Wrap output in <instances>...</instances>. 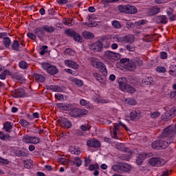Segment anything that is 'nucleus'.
<instances>
[{"instance_id":"1","label":"nucleus","mask_w":176,"mask_h":176,"mask_svg":"<svg viewBox=\"0 0 176 176\" xmlns=\"http://www.w3.org/2000/svg\"><path fill=\"white\" fill-rule=\"evenodd\" d=\"M176 134L175 127L169 126L165 128L162 133V140H166V138L168 139L169 144L174 142V135Z\"/></svg>"},{"instance_id":"2","label":"nucleus","mask_w":176,"mask_h":176,"mask_svg":"<svg viewBox=\"0 0 176 176\" xmlns=\"http://www.w3.org/2000/svg\"><path fill=\"white\" fill-rule=\"evenodd\" d=\"M89 113V111L87 109L76 108L75 104L73 106V109L70 111L69 115L71 118H82V116H85V115H87Z\"/></svg>"},{"instance_id":"3","label":"nucleus","mask_w":176,"mask_h":176,"mask_svg":"<svg viewBox=\"0 0 176 176\" xmlns=\"http://www.w3.org/2000/svg\"><path fill=\"white\" fill-rule=\"evenodd\" d=\"M166 160L161 157H152L148 160V164L153 167H162L166 164Z\"/></svg>"},{"instance_id":"4","label":"nucleus","mask_w":176,"mask_h":176,"mask_svg":"<svg viewBox=\"0 0 176 176\" xmlns=\"http://www.w3.org/2000/svg\"><path fill=\"white\" fill-rule=\"evenodd\" d=\"M42 67L45 71H47L50 75H56L58 74V69H57V67L47 63H42Z\"/></svg>"},{"instance_id":"5","label":"nucleus","mask_w":176,"mask_h":176,"mask_svg":"<svg viewBox=\"0 0 176 176\" xmlns=\"http://www.w3.org/2000/svg\"><path fill=\"white\" fill-rule=\"evenodd\" d=\"M168 146V142L166 140H155L151 144L153 149L157 150L166 149Z\"/></svg>"},{"instance_id":"6","label":"nucleus","mask_w":176,"mask_h":176,"mask_svg":"<svg viewBox=\"0 0 176 176\" xmlns=\"http://www.w3.org/2000/svg\"><path fill=\"white\" fill-rule=\"evenodd\" d=\"M65 34L67 35V36H70V38H73L74 41L76 42H82V38L80 37V34L75 32V31L67 29L65 31Z\"/></svg>"},{"instance_id":"7","label":"nucleus","mask_w":176,"mask_h":176,"mask_svg":"<svg viewBox=\"0 0 176 176\" xmlns=\"http://www.w3.org/2000/svg\"><path fill=\"white\" fill-rule=\"evenodd\" d=\"M22 141L25 142V144H39L41 139L38 137H32L26 135L23 136Z\"/></svg>"},{"instance_id":"8","label":"nucleus","mask_w":176,"mask_h":176,"mask_svg":"<svg viewBox=\"0 0 176 176\" xmlns=\"http://www.w3.org/2000/svg\"><path fill=\"white\" fill-rule=\"evenodd\" d=\"M104 58H107V60H118L120 58L121 56L120 54L118 53H115L111 51H105L104 54Z\"/></svg>"},{"instance_id":"9","label":"nucleus","mask_w":176,"mask_h":176,"mask_svg":"<svg viewBox=\"0 0 176 176\" xmlns=\"http://www.w3.org/2000/svg\"><path fill=\"white\" fill-rule=\"evenodd\" d=\"M87 145L89 148H100L101 147V142L100 140H97L95 138H91L87 141Z\"/></svg>"},{"instance_id":"10","label":"nucleus","mask_w":176,"mask_h":176,"mask_svg":"<svg viewBox=\"0 0 176 176\" xmlns=\"http://www.w3.org/2000/svg\"><path fill=\"white\" fill-rule=\"evenodd\" d=\"M58 121L63 129H71L72 127V122L65 118H60Z\"/></svg>"},{"instance_id":"11","label":"nucleus","mask_w":176,"mask_h":176,"mask_svg":"<svg viewBox=\"0 0 176 176\" xmlns=\"http://www.w3.org/2000/svg\"><path fill=\"white\" fill-rule=\"evenodd\" d=\"M74 104L69 103H58L56 107L60 109V111H72L74 108Z\"/></svg>"},{"instance_id":"12","label":"nucleus","mask_w":176,"mask_h":176,"mask_svg":"<svg viewBox=\"0 0 176 176\" xmlns=\"http://www.w3.org/2000/svg\"><path fill=\"white\" fill-rule=\"evenodd\" d=\"M118 42H124V43H133L134 42V36L133 35L124 36L117 38Z\"/></svg>"},{"instance_id":"13","label":"nucleus","mask_w":176,"mask_h":176,"mask_svg":"<svg viewBox=\"0 0 176 176\" xmlns=\"http://www.w3.org/2000/svg\"><path fill=\"white\" fill-rule=\"evenodd\" d=\"M118 82L119 84L120 89L124 91L129 85H127V78L126 77H121L118 78Z\"/></svg>"},{"instance_id":"14","label":"nucleus","mask_w":176,"mask_h":176,"mask_svg":"<svg viewBox=\"0 0 176 176\" xmlns=\"http://www.w3.org/2000/svg\"><path fill=\"white\" fill-rule=\"evenodd\" d=\"M102 42L100 41H98L91 45L90 49L94 52H101V50H102Z\"/></svg>"},{"instance_id":"15","label":"nucleus","mask_w":176,"mask_h":176,"mask_svg":"<svg viewBox=\"0 0 176 176\" xmlns=\"http://www.w3.org/2000/svg\"><path fill=\"white\" fill-rule=\"evenodd\" d=\"M116 149H118V151H121L122 152H126L131 153V155L134 153L135 151H137V149L129 150V148L124 147V145L122 143H118L116 145Z\"/></svg>"},{"instance_id":"16","label":"nucleus","mask_w":176,"mask_h":176,"mask_svg":"<svg viewBox=\"0 0 176 176\" xmlns=\"http://www.w3.org/2000/svg\"><path fill=\"white\" fill-rule=\"evenodd\" d=\"M14 153L17 156V157H27V156L29 155L28 150L24 148H23L21 150L15 151Z\"/></svg>"},{"instance_id":"17","label":"nucleus","mask_w":176,"mask_h":176,"mask_svg":"<svg viewBox=\"0 0 176 176\" xmlns=\"http://www.w3.org/2000/svg\"><path fill=\"white\" fill-rule=\"evenodd\" d=\"M157 24H167V16L165 15H158L154 18Z\"/></svg>"},{"instance_id":"18","label":"nucleus","mask_w":176,"mask_h":176,"mask_svg":"<svg viewBox=\"0 0 176 176\" xmlns=\"http://www.w3.org/2000/svg\"><path fill=\"white\" fill-rule=\"evenodd\" d=\"M14 97H15L16 98L27 97V94H25V90H24V89L23 88L16 89L14 91Z\"/></svg>"},{"instance_id":"19","label":"nucleus","mask_w":176,"mask_h":176,"mask_svg":"<svg viewBox=\"0 0 176 176\" xmlns=\"http://www.w3.org/2000/svg\"><path fill=\"white\" fill-rule=\"evenodd\" d=\"M33 34L39 38V39L42 38L45 36V30H43V27L42 28H36L33 30Z\"/></svg>"},{"instance_id":"20","label":"nucleus","mask_w":176,"mask_h":176,"mask_svg":"<svg viewBox=\"0 0 176 176\" xmlns=\"http://www.w3.org/2000/svg\"><path fill=\"white\" fill-rule=\"evenodd\" d=\"M65 65L69 67V68H72L73 69H78L79 68V65L72 60H66L64 61Z\"/></svg>"},{"instance_id":"21","label":"nucleus","mask_w":176,"mask_h":176,"mask_svg":"<svg viewBox=\"0 0 176 176\" xmlns=\"http://www.w3.org/2000/svg\"><path fill=\"white\" fill-rule=\"evenodd\" d=\"M93 76L99 83H102V85H104L107 80V76H101L98 73H94Z\"/></svg>"},{"instance_id":"22","label":"nucleus","mask_w":176,"mask_h":176,"mask_svg":"<svg viewBox=\"0 0 176 176\" xmlns=\"http://www.w3.org/2000/svg\"><path fill=\"white\" fill-rule=\"evenodd\" d=\"M141 118V112L139 110H133L130 113L131 120H137Z\"/></svg>"},{"instance_id":"23","label":"nucleus","mask_w":176,"mask_h":176,"mask_svg":"<svg viewBox=\"0 0 176 176\" xmlns=\"http://www.w3.org/2000/svg\"><path fill=\"white\" fill-rule=\"evenodd\" d=\"M146 157H148V155L145 153L139 155L136 158V164L138 166H141V164L144 163V160H145Z\"/></svg>"},{"instance_id":"24","label":"nucleus","mask_w":176,"mask_h":176,"mask_svg":"<svg viewBox=\"0 0 176 176\" xmlns=\"http://www.w3.org/2000/svg\"><path fill=\"white\" fill-rule=\"evenodd\" d=\"M112 170L116 173H119L120 174H123L122 164L119 163L112 166Z\"/></svg>"},{"instance_id":"25","label":"nucleus","mask_w":176,"mask_h":176,"mask_svg":"<svg viewBox=\"0 0 176 176\" xmlns=\"http://www.w3.org/2000/svg\"><path fill=\"white\" fill-rule=\"evenodd\" d=\"M137 12H138L137 7L129 4L127 5L126 14H137Z\"/></svg>"},{"instance_id":"26","label":"nucleus","mask_w":176,"mask_h":176,"mask_svg":"<svg viewBox=\"0 0 176 176\" xmlns=\"http://www.w3.org/2000/svg\"><path fill=\"white\" fill-rule=\"evenodd\" d=\"M97 69H99L100 72H101L103 76H107L108 75V72L107 71V66H105V64L102 63V62H101L100 65L98 66Z\"/></svg>"},{"instance_id":"27","label":"nucleus","mask_w":176,"mask_h":176,"mask_svg":"<svg viewBox=\"0 0 176 176\" xmlns=\"http://www.w3.org/2000/svg\"><path fill=\"white\" fill-rule=\"evenodd\" d=\"M158 13H160V8L157 6H154L148 10V16H155V14H157Z\"/></svg>"},{"instance_id":"28","label":"nucleus","mask_w":176,"mask_h":176,"mask_svg":"<svg viewBox=\"0 0 176 176\" xmlns=\"http://www.w3.org/2000/svg\"><path fill=\"white\" fill-rule=\"evenodd\" d=\"M142 83L143 85H146L147 86H152L154 83L153 78H152V76L145 77L142 79Z\"/></svg>"},{"instance_id":"29","label":"nucleus","mask_w":176,"mask_h":176,"mask_svg":"<svg viewBox=\"0 0 176 176\" xmlns=\"http://www.w3.org/2000/svg\"><path fill=\"white\" fill-rule=\"evenodd\" d=\"M43 29L44 30V32H47L48 34H53L56 29H54V27L50 26L49 25H43Z\"/></svg>"},{"instance_id":"30","label":"nucleus","mask_w":176,"mask_h":176,"mask_svg":"<svg viewBox=\"0 0 176 176\" xmlns=\"http://www.w3.org/2000/svg\"><path fill=\"white\" fill-rule=\"evenodd\" d=\"M0 140L1 141H12V136L9 134L5 135L3 132L0 131Z\"/></svg>"},{"instance_id":"31","label":"nucleus","mask_w":176,"mask_h":176,"mask_svg":"<svg viewBox=\"0 0 176 176\" xmlns=\"http://www.w3.org/2000/svg\"><path fill=\"white\" fill-rule=\"evenodd\" d=\"M33 77L34 78L35 80H37V82H40L41 83H43V82H45V77L42 74L35 73L33 75Z\"/></svg>"},{"instance_id":"32","label":"nucleus","mask_w":176,"mask_h":176,"mask_svg":"<svg viewBox=\"0 0 176 176\" xmlns=\"http://www.w3.org/2000/svg\"><path fill=\"white\" fill-rule=\"evenodd\" d=\"M12 122H6L3 124V130H5V131H6V133H10L11 130H12Z\"/></svg>"},{"instance_id":"33","label":"nucleus","mask_w":176,"mask_h":176,"mask_svg":"<svg viewBox=\"0 0 176 176\" xmlns=\"http://www.w3.org/2000/svg\"><path fill=\"white\" fill-rule=\"evenodd\" d=\"M82 36H84L85 39H94V34L87 31L82 32Z\"/></svg>"},{"instance_id":"34","label":"nucleus","mask_w":176,"mask_h":176,"mask_svg":"<svg viewBox=\"0 0 176 176\" xmlns=\"http://www.w3.org/2000/svg\"><path fill=\"white\" fill-rule=\"evenodd\" d=\"M136 68V65L135 62L131 61L130 60L126 63V69L129 71H134Z\"/></svg>"},{"instance_id":"35","label":"nucleus","mask_w":176,"mask_h":176,"mask_svg":"<svg viewBox=\"0 0 176 176\" xmlns=\"http://www.w3.org/2000/svg\"><path fill=\"white\" fill-rule=\"evenodd\" d=\"M130 171H131V165L122 164V174L124 173H130Z\"/></svg>"},{"instance_id":"36","label":"nucleus","mask_w":176,"mask_h":176,"mask_svg":"<svg viewBox=\"0 0 176 176\" xmlns=\"http://www.w3.org/2000/svg\"><path fill=\"white\" fill-rule=\"evenodd\" d=\"M69 151L72 155H80V151L76 147V146H72L69 148Z\"/></svg>"},{"instance_id":"37","label":"nucleus","mask_w":176,"mask_h":176,"mask_svg":"<svg viewBox=\"0 0 176 176\" xmlns=\"http://www.w3.org/2000/svg\"><path fill=\"white\" fill-rule=\"evenodd\" d=\"M12 43V41L9 37H6L3 40V44L4 45L6 49H9L10 47V44Z\"/></svg>"},{"instance_id":"38","label":"nucleus","mask_w":176,"mask_h":176,"mask_svg":"<svg viewBox=\"0 0 176 176\" xmlns=\"http://www.w3.org/2000/svg\"><path fill=\"white\" fill-rule=\"evenodd\" d=\"M9 75H10V71L6 69L0 74V79H1V80H5L6 76H8Z\"/></svg>"},{"instance_id":"39","label":"nucleus","mask_w":176,"mask_h":176,"mask_svg":"<svg viewBox=\"0 0 176 176\" xmlns=\"http://www.w3.org/2000/svg\"><path fill=\"white\" fill-rule=\"evenodd\" d=\"M118 9L120 13L127 14V5H120L118 6Z\"/></svg>"},{"instance_id":"40","label":"nucleus","mask_w":176,"mask_h":176,"mask_svg":"<svg viewBox=\"0 0 176 176\" xmlns=\"http://www.w3.org/2000/svg\"><path fill=\"white\" fill-rule=\"evenodd\" d=\"M72 82L78 87H82V86H83V81H82V80H79L78 78H73L72 80Z\"/></svg>"},{"instance_id":"41","label":"nucleus","mask_w":176,"mask_h":176,"mask_svg":"<svg viewBox=\"0 0 176 176\" xmlns=\"http://www.w3.org/2000/svg\"><path fill=\"white\" fill-rule=\"evenodd\" d=\"M91 64L92 67H94L95 68H98L101 65V62L97 61V59L93 58L92 60H91Z\"/></svg>"},{"instance_id":"42","label":"nucleus","mask_w":176,"mask_h":176,"mask_svg":"<svg viewBox=\"0 0 176 176\" xmlns=\"http://www.w3.org/2000/svg\"><path fill=\"white\" fill-rule=\"evenodd\" d=\"M12 47L13 50H15V52H19V48L20 47V43L18 41H14L12 45Z\"/></svg>"},{"instance_id":"43","label":"nucleus","mask_w":176,"mask_h":176,"mask_svg":"<svg viewBox=\"0 0 176 176\" xmlns=\"http://www.w3.org/2000/svg\"><path fill=\"white\" fill-rule=\"evenodd\" d=\"M125 102L128 104V105H135L137 104V101L134 98H128L125 100Z\"/></svg>"},{"instance_id":"44","label":"nucleus","mask_w":176,"mask_h":176,"mask_svg":"<svg viewBox=\"0 0 176 176\" xmlns=\"http://www.w3.org/2000/svg\"><path fill=\"white\" fill-rule=\"evenodd\" d=\"M111 24H112L113 28H116V30H120V28H122L120 22H119L118 21H113L111 22Z\"/></svg>"},{"instance_id":"45","label":"nucleus","mask_w":176,"mask_h":176,"mask_svg":"<svg viewBox=\"0 0 176 176\" xmlns=\"http://www.w3.org/2000/svg\"><path fill=\"white\" fill-rule=\"evenodd\" d=\"M50 90L52 91H62L63 89H61V87L58 85H50Z\"/></svg>"},{"instance_id":"46","label":"nucleus","mask_w":176,"mask_h":176,"mask_svg":"<svg viewBox=\"0 0 176 176\" xmlns=\"http://www.w3.org/2000/svg\"><path fill=\"white\" fill-rule=\"evenodd\" d=\"M124 91H126L127 93H131V94L135 93V88L128 85L126 86V88H125V90H124Z\"/></svg>"},{"instance_id":"47","label":"nucleus","mask_w":176,"mask_h":176,"mask_svg":"<svg viewBox=\"0 0 176 176\" xmlns=\"http://www.w3.org/2000/svg\"><path fill=\"white\" fill-rule=\"evenodd\" d=\"M65 54H67V56H74L75 55V51H74L71 48H66L65 50Z\"/></svg>"},{"instance_id":"48","label":"nucleus","mask_w":176,"mask_h":176,"mask_svg":"<svg viewBox=\"0 0 176 176\" xmlns=\"http://www.w3.org/2000/svg\"><path fill=\"white\" fill-rule=\"evenodd\" d=\"M19 67L21 68V69H27L28 67V63L25 61H21L19 63Z\"/></svg>"},{"instance_id":"49","label":"nucleus","mask_w":176,"mask_h":176,"mask_svg":"<svg viewBox=\"0 0 176 176\" xmlns=\"http://www.w3.org/2000/svg\"><path fill=\"white\" fill-rule=\"evenodd\" d=\"M25 168H31L32 167V160L23 161Z\"/></svg>"},{"instance_id":"50","label":"nucleus","mask_w":176,"mask_h":176,"mask_svg":"<svg viewBox=\"0 0 176 176\" xmlns=\"http://www.w3.org/2000/svg\"><path fill=\"white\" fill-rule=\"evenodd\" d=\"M100 166L98 164H91L89 165V171H95V170H99Z\"/></svg>"},{"instance_id":"51","label":"nucleus","mask_w":176,"mask_h":176,"mask_svg":"<svg viewBox=\"0 0 176 176\" xmlns=\"http://www.w3.org/2000/svg\"><path fill=\"white\" fill-rule=\"evenodd\" d=\"M91 127V126H90V125L85 124L80 126V129L82 130V131H89Z\"/></svg>"},{"instance_id":"52","label":"nucleus","mask_w":176,"mask_h":176,"mask_svg":"<svg viewBox=\"0 0 176 176\" xmlns=\"http://www.w3.org/2000/svg\"><path fill=\"white\" fill-rule=\"evenodd\" d=\"M19 124H21V126H22V127H27L29 124L30 122L25 120H19Z\"/></svg>"},{"instance_id":"53","label":"nucleus","mask_w":176,"mask_h":176,"mask_svg":"<svg viewBox=\"0 0 176 176\" xmlns=\"http://www.w3.org/2000/svg\"><path fill=\"white\" fill-rule=\"evenodd\" d=\"M74 162L76 165V167H80V166H82V160H80V158L75 157Z\"/></svg>"},{"instance_id":"54","label":"nucleus","mask_w":176,"mask_h":176,"mask_svg":"<svg viewBox=\"0 0 176 176\" xmlns=\"http://www.w3.org/2000/svg\"><path fill=\"white\" fill-rule=\"evenodd\" d=\"M15 78L16 80H21V82H25V78L22 74H15Z\"/></svg>"},{"instance_id":"55","label":"nucleus","mask_w":176,"mask_h":176,"mask_svg":"<svg viewBox=\"0 0 176 176\" xmlns=\"http://www.w3.org/2000/svg\"><path fill=\"white\" fill-rule=\"evenodd\" d=\"M172 118L173 115H171V113H170L169 112H166L164 115V120H170V119H172Z\"/></svg>"},{"instance_id":"56","label":"nucleus","mask_w":176,"mask_h":176,"mask_svg":"<svg viewBox=\"0 0 176 176\" xmlns=\"http://www.w3.org/2000/svg\"><path fill=\"white\" fill-rule=\"evenodd\" d=\"M167 14H168V18L170 20V21H174V20H175V16H174V14H173L172 12L168 11Z\"/></svg>"},{"instance_id":"57","label":"nucleus","mask_w":176,"mask_h":176,"mask_svg":"<svg viewBox=\"0 0 176 176\" xmlns=\"http://www.w3.org/2000/svg\"><path fill=\"white\" fill-rule=\"evenodd\" d=\"M159 116H160V113H159V111H154L151 113V118L152 119H155V118H157Z\"/></svg>"},{"instance_id":"58","label":"nucleus","mask_w":176,"mask_h":176,"mask_svg":"<svg viewBox=\"0 0 176 176\" xmlns=\"http://www.w3.org/2000/svg\"><path fill=\"white\" fill-rule=\"evenodd\" d=\"M120 160H126L127 161V160H130V155L124 154V155H122L120 156Z\"/></svg>"},{"instance_id":"59","label":"nucleus","mask_w":176,"mask_h":176,"mask_svg":"<svg viewBox=\"0 0 176 176\" xmlns=\"http://www.w3.org/2000/svg\"><path fill=\"white\" fill-rule=\"evenodd\" d=\"M27 36L30 38V39H32L33 41H35L36 39V35L34 33L29 32L27 34Z\"/></svg>"},{"instance_id":"60","label":"nucleus","mask_w":176,"mask_h":176,"mask_svg":"<svg viewBox=\"0 0 176 176\" xmlns=\"http://www.w3.org/2000/svg\"><path fill=\"white\" fill-rule=\"evenodd\" d=\"M125 48L126 50H129V52H134V50H135V48L131 45H127L125 46Z\"/></svg>"},{"instance_id":"61","label":"nucleus","mask_w":176,"mask_h":176,"mask_svg":"<svg viewBox=\"0 0 176 176\" xmlns=\"http://www.w3.org/2000/svg\"><path fill=\"white\" fill-rule=\"evenodd\" d=\"M160 58H162V60H166L167 58V52H161Z\"/></svg>"},{"instance_id":"62","label":"nucleus","mask_w":176,"mask_h":176,"mask_svg":"<svg viewBox=\"0 0 176 176\" xmlns=\"http://www.w3.org/2000/svg\"><path fill=\"white\" fill-rule=\"evenodd\" d=\"M170 174H171V171L166 169L162 172L160 176H168Z\"/></svg>"},{"instance_id":"63","label":"nucleus","mask_w":176,"mask_h":176,"mask_svg":"<svg viewBox=\"0 0 176 176\" xmlns=\"http://www.w3.org/2000/svg\"><path fill=\"white\" fill-rule=\"evenodd\" d=\"M169 72H176V65H171L170 67H169Z\"/></svg>"},{"instance_id":"64","label":"nucleus","mask_w":176,"mask_h":176,"mask_svg":"<svg viewBox=\"0 0 176 176\" xmlns=\"http://www.w3.org/2000/svg\"><path fill=\"white\" fill-rule=\"evenodd\" d=\"M157 71L158 72H162V74H164V72H166V69L164 67H157Z\"/></svg>"}]
</instances>
